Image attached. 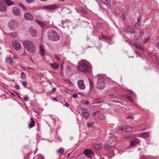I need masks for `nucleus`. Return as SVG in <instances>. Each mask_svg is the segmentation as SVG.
<instances>
[{
	"mask_svg": "<svg viewBox=\"0 0 159 159\" xmlns=\"http://www.w3.org/2000/svg\"><path fill=\"white\" fill-rule=\"evenodd\" d=\"M92 65L85 60H82L78 62V70L84 73H89L92 69Z\"/></svg>",
	"mask_w": 159,
	"mask_h": 159,
	"instance_id": "1",
	"label": "nucleus"
},
{
	"mask_svg": "<svg viewBox=\"0 0 159 159\" xmlns=\"http://www.w3.org/2000/svg\"><path fill=\"white\" fill-rule=\"evenodd\" d=\"M23 43L25 50L30 52L33 53L36 51V46L32 41L25 40L23 41Z\"/></svg>",
	"mask_w": 159,
	"mask_h": 159,
	"instance_id": "2",
	"label": "nucleus"
},
{
	"mask_svg": "<svg viewBox=\"0 0 159 159\" xmlns=\"http://www.w3.org/2000/svg\"><path fill=\"white\" fill-rule=\"evenodd\" d=\"M48 37L49 39L53 41H57L59 40L60 36L55 31L49 30L48 32Z\"/></svg>",
	"mask_w": 159,
	"mask_h": 159,
	"instance_id": "3",
	"label": "nucleus"
},
{
	"mask_svg": "<svg viewBox=\"0 0 159 159\" xmlns=\"http://www.w3.org/2000/svg\"><path fill=\"white\" fill-rule=\"evenodd\" d=\"M105 86L104 78L102 76L99 77L97 79V83L96 87L99 89H103Z\"/></svg>",
	"mask_w": 159,
	"mask_h": 159,
	"instance_id": "4",
	"label": "nucleus"
},
{
	"mask_svg": "<svg viewBox=\"0 0 159 159\" xmlns=\"http://www.w3.org/2000/svg\"><path fill=\"white\" fill-rule=\"evenodd\" d=\"M84 154L88 157L91 159L94 156V154L93 151L90 149H87L84 151Z\"/></svg>",
	"mask_w": 159,
	"mask_h": 159,
	"instance_id": "5",
	"label": "nucleus"
},
{
	"mask_svg": "<svg viewBox=\"0 0 159 159\" xmlns=\"http://www.w3.org/2000/svg\"><path fill=\"white\" fill-rule=\"evenodd\" d=\"M12 45L13 48L16 50H19L21 48L20 43L17 41H14L12 42Z\"/></svg>",
	"mask_w": 159,
	"mask_h": 159,
	"instance_id": "6",
	"label": "nucleus"
},
{
	"mask_svg": "<svg viewBox=\"0 0 159 159\" xmlns=\"http://www.w3.org/2000/svg\"><path fill=\"white\" fill-rule=\"evenodd\" d=\"M82 115L84 118L86 120L89 118L90 114L88 110L85 108H83L82 109Z\"/></svg>",
	"mask_w": 159,
	"mask_h": 159,
	"instance_id": "7",
	"label": "nucleus"
},
{
	"mask_svg": "<svg viewBox=\"0 0 159 159\" xmlns=\"http://www.w3.org/2000/svg\"><path fill=\"white\" fill-rule=\"evenodd\" d=\"M108 148L110 153H111V155L112 156L111 157H110V154H109L108 157L109 159H111L114 156V154H115V152H117V150L114 147H110Z\"/></svg>",
	"mask_w": 159,
	"mask_h": 159,
	"instance_id": "8",
	"label": "nucleus"
},
{
	"mask_svg": "<svg viewBox=\"0 0 159 159\" xmlns=\"http://www.w3.org/2000/svg\"><path fill=\"white\" fill-rule=\"evenodd\" d=\"M130 143L131 146L134 147L139 143V139L134 137L132 140L130 141Z\"/></svg>",
	"mask_w": 159,
	"mask_h": 159,
	"instance_id": "9",
	"label": "nucleus"
},
{
	"mask_svg": "<svg viewBox=\"0 0 159 159\" xmlns=\"http://www.w3.org/2000/svg\"><path fill=\"white\" fill-rule=\"evenodd\" d=\"M59 5L54 4L52 5H50L47 6L45 7H44V8L45 9H48L49 10L53 11L59 8Z\"/></svg>",
	"mask_w": 159,
	"mask_h": 159,
	"instance_id": "10",
	"label": "nucleus"
},
{
	"mask_svg": "<svg viewBox=\"0 0 159 159\" xmlns=\"http://www.w3.org/2000/svg\"><path fill=\"white\" fill-rule=\"evenodd\" d=\"M123 30L124 32L129 33L132 34H133L134 33V28L130 26H128L127 28H124L123 29Z\"/></svg>",
	"mask_w": 159,
	"mask_h": 159,
	"instance_id": "11",
	"label": "nucleus"
},
{
	"mask_svg": "<svg viewBox=\"0 0 159 159\" xmlns=\"http://www.w3.org/2000/svg\"><path fill=\"white\" fill-rule=\"evenodd\" d=\"M7 9L6 5L4 2L1 0H0V11L4 12Z\"/></svg>",
	"mask_w": 159,
	"mask_h": 159,
	"instance_id": "12",
	"label": "nucleus"
},
{
	"mask_svg": "<svg viewBox=\"0 0 159 159\" xmlns=\"http://www.w3.org/2000/svg\"><path fill=\"white\" fill-rule=\"evenodd\" d=\"M77 84L79 88L82 90L85 88V85L84 84V81L82 80H79L77 82Z\"/></svg>",
	"mask_w": 159,
	"mask_h": 159,
	"instance_id": "13",
	"label": "nucleus"
},
{
	"mask_svg": "<svg viewBox=\"0 0 159 159\" xmlns=\"http://www.w3.org/2000/svg\"><path fill=\"white\" fill-rule=\"evenodd\" d=\"M24 17L25 19L28 20H33L34 19V17L30 13L26 12L24 14Z\"/></svg>",
	"mask_w": 159,
	"mask_h": 159,
	"instance_id": "14",
	"label": "nucleus"
},
{
	"mask_svg": "<svg viewBox=\"0 0 159 159\" xmlns=\"http://www.w3.org/2000/svg\"><path fill=\"white\" fill-rule=\"evenodd\" d=\"M110 137L109 140L107 141L106 143V145L108 146L112 143H113V142L116 141V138L115 137L112 138L111 136H110Z\"/></svg>",
	"mask_w": 159,
	"mask_h": 159,
	"instance_id": "15",
	"label": "nucleus"
},
{
	"mask_svg": "<svg viewBox=\"0 0 159 159\" xmlns=\"http://www.w3.org/2000/svg\"><path fill=\"white\" fill-rule=\"evenodd\" d=\"M101 1L106 5L108 7H110L111 6L110 0H101Z\"/></svg>",
	"mask_w": 159,
	"mask_h": 159,
	"instance_id": "16",
	"label": "nucleus"
},
{
	"mask_svg": "<svg viewBox=\"0 0 159 159\" xmlns=\"http://www.w3.org/2000/svg\"><path fill=\"white\" fill-rule=\"evenodd\" d=\"M13 12L16 16H18L20 14V10L16 7H14L13 8Z\"/></svg>",
	"mask_w": 159,
	"mask_h": 159,
	"instance_id": "17",
	"label": "nucleus"
},
{
	"mask_svg": "<svg viewBox=\"0 0 159 159\" xmlns=\"http://www.w3.org/2000/svg\"><path fill=\"white\" fill-rule=\"evenodd\" d=\"M149 136V133L144 132L139 135V137L142 138H147Z\"/></svg>",
	"mask_w": 159,
	"mask_h": 159,
	"instance_id": "18",
	"label": "nucleus"
},
{
	"mask_svg": "<svg viewBox=\"0 0 159 159\" xmlns=\"http://www.w3.org/2000/svg\"><path fill=\"white\" fill-rule=\"evenodd\" d=\"M102 39H103L104 40L106 41L108 43H109L110 44L111 43V42H110L111 39V38L112 37H107L105 36L102 35Z\"/></svg>",
	"mask_w": 159,
	"mask_h": 159,
	"instance_id": "19",
	"label": "nucleus"
},
{
	"mask_svg": "<svg viewBox=\"0 0 159 159\" xmlns=\"http://www.w3.org/2000/svg\"><path fill=\"white\" fill-rule=\"evenodd\" d=\"M29 33L31 34V35L33 36H35L37 34L36 31L31 28L29 29Z\"/></svg>",
	"mask_w": 159,
	"mask_h": 159,
	"instance_id": "20",
	"label": "nucleus"
},
{
	"mask_svg": "<svg viewBox=\"0 0 159 159\" xmlns=\"http://www.w3.org/2000/svg\"><path fill=\"white\" fill-rule=\"evenodd\" d=\"M40 53L41 55L43 56L45 52V50L42 45H41L39 47Z\"/></svg>",
	"mask_w": 159,
	"mask_h": 159,
	"instance_id": "21",
	"label": "nucleus"
},
{
	"mask_svg": "<svg viewBox=\"0 0 159 159\" xmlns=\"http://www.w3.org/2000/svg\"><path fill=\"white\" fill-rule=\"evenodd\" d=\"M50 65L51 66V67L53 69H58L59 65L57 63H50Z\"/></svg>",
	"mask_w": 159,
	"mask_h": 159,
	"instance_id": "22",
	"label": "nucleus"
},
{
	"mask_svg": "<svg viewBox=\"0 0 159 159\" xmlns=\"http://www.w3.org/2000/svg\"><path fill=\"white\" fill-rule=\"evenodd\" d=\"M134 44L136 48L141 50L142 51H144V48L141 45L135 43H134Z\"/></svg>",
	"mask_w": 159,
	"mask_h": 159,
	"instance_id": "23",
	"label": "nucleus"
},
{
	"mask_svg": "<svg viewBox=\"0 0 159 159\" xmlns=\"http://www.w3.org/2000/svg\"><path fill=\"white\" fill-rule=\"evenodd\" d=\"M98 117L99 118V120H103L105 119V115L101 113H100L98 115Z\"/></svg>",
	"mask_w": 159,
	"mask_h": 159,
	"instance_id": "24",
	"label": "nucleus"
},
{
	"mask_svg": "<svg viewBox=\"0 0 159 159\" xmlns=\"http://www.w3.org/2000/svg\"><path fill=\"white\" fill-rule=\"evenodd\" d=\"M6 61L10 64L12 65L13 64V62L11 58L9 57H7L6 58Z\"/></svg>",
	"mask_w": 159,
	"mask_h": 159,
	"instance_id": "25",
	"label": "nucleus"
},
{
	"mask_svg": "<svg viewBox=\"0 0 159 159\" xmlns=\"http://www.w3.org/2000/svg\"><path fill=\"white\" fill-rule=\"evenodd\" d=\"M7 6H9L13 4L14 3L10 0H4Z\"/></svg>",
	"mask_w": 159,
	"mask_h": 159,
	"instance_id": "26",
	"label": "nucleus"
},
{
	"mask_svg": "<svg viewBox=\"0 0 159 159\" xmlns=\"http://www.w3.org/2000/svg\"><path fill=\"white\" fill-rule=\"evenodd\" d=\"M132 130V129L131 127L130 126H127L125 127V130H124L128 132H130Z\"/></svg>",
	"mask_w": 159,
	"mask_h": 159,
	"instance_id": "27",
	"label": "nucleus"
},
{
	"mask_svg": "<svg viewBox=\"0 0 159 159\" xmlns=\"http://www.w3.org/2000/svg\"><path fill=\"white\" fill-rule=\"evenodd\" d=\"M119 99L117 97L111 98L110 99V101L113 102H117L119 101Z\"/></svg>",
	"mask_w": 159,
	"mask_h": 159,
	"instance_id": "28",
	"label": "nucleus"
},
{
	"mask_svg": "<svg viewBox=\"0 0 159 159\" xmlns=\"http://www.w3.org/2000/svg\"><path fill=\"white\" fill-rule=\"evenodd\" d=\"M36 21L38 24L42 27H43L45 26V25L43 22L38 20H36Z\"/></svg>",
	"mask_w": 159,
	"mask_h": 159,
	"instance_id": "29",
	"label": "nucleus"
},
{
	"mask_svg": "<svg viewBox=\"0 0 159 159\" xmlns=\"http://www.w3.org/2000/svg\"><path fill=\"white\" fill-rule=\"evenodd\" d=\"M116 129L118 130L124 131L125 130V127L124 126H118L116 127Z\"/></svg>",
	"mask_w": 159,
	"mask_h": 159,
	"instance_id": "30",
	"label": "nucleus"
},
{
	"mask_svg": "<svg viewBox=\"0 0 159 159\" xmlns=\"http://www.w3.org/2000/svg\"><path fill=\"white\" fill-rule=\"evenodd\" d=\"M30 119L31 120V122L29 124V126L30 128H32L34 126V122L32 118H30Z\"/></svg>",
	"mask_w": 159,
	"mask_h": 159,
	"instance_id": "31",
	"label": "nucleus"
},
{
	"mask_svg": "<svg viewBox=\"0 0 159 159\" xmlns=\"http://www.w3.org/2000/svg\"><path fill=\"white\" fill-rule=\"evenodd\" d=\"M64 150L63 148H61L59 149L57 152L60 154H63L64 152Z\"/></svg>",
	"mask_w": 159,
	"mask_h": 159,
	"instance_id": "32",
	"label": "nucleus"
},
{
	"mask_svg": "<svg viewBox=\"0 0 159 159\" xmlns=\"http://www.w3.org/2000/svg\"><path fill=\"white\" fill-rule=\"evenodd\" d=\"M26 76L25 73L23 72H21L20 77V78L22 79H24L26 78Z\"/></svg>",
	"mask_w": 159,
	"mask_h": 159,
	"instance_id": "33",
	"label": "nucleus"
},
{
	"mask_svg": "<svg viewBox=\"0 0 159 159\" xmlns=\"http://www.w3.org/2000/svg\"><path fill=\"white\" fill-rule=\"evenodd\" d=\"M94 148L96 149H100L101 147V145L96 144L94 146Z\"/></svg>",
	"mask_w": 159,
	"mask_h": 159,
	"instance_id": "34",
	"label": "nucleus"
},
{
	"mask_svg": "<svg viewBox=\"0 0 159 159\" xmlns=\"http://www.w3.org/2000/svg\"><path fill=\"white\" fill-rule=\"evenodd\" d=\"M87 126L89 128H94V125L93 123H87Z\"/></svg>",
	"mask_w": 159,
	"mask_h": 159,
	"instance_id": "35",
	"label": "nucleus"
},
{
	"mask_svg": "<svg viewBox=\"0 0 159 159\" xmlns=\"http://www.w3.org/2000/svg\"><path fill=\"white\" fill-rule=\"evenodd\" d=\"M20 7L24 11H26V8L25 7L21 4H19Z\"/></svg>",
	"mask_w": 159,
	"mask_h": 159,
	"instance_id": "36",
	"label": "nucleus"
},
{
	"mask_svg": "<svg viewBox=\"0 0 159 159\" xmlns=\"http://www.w3.org/2000/svg\"><path fill=\"white\" fill-rule=\"evenodd\" d=\"M89 84H90V88L91 89L93 88V87H94V85L93 83V82H92V80H89Z\"/></svg>",
	"mask_w": 159,
	"mask_h": 159,
	"instance_id": "37",
	"label": "nucleus"
},
{
	"mask_svg": "<svg viewBox=\"0 0 159 159\" xmlns=\"http://www.w3.org/2000/svg\"><path fill=\"white\" fill-rule=\"evenodd\" d=\"M81 103L84 104H88L89 103V101H88L83 100L81 102Z\"/></svg>",
	"mask_w": 159,
	"mask_h": 159,
	"instance_id": "38",
	"label": "nucleus"
},
{
	"mask_svg": "<svg viewBox=\"0 0 159 159\" xmlns=\"http://www.w3.org/2000/svg\"><path fill=\"white\" fill-rule=\"evenodd\" d=\"M121 18L123 20H125L126 19V16L124 14H122L121 16Z\"/></svg>",
	"mask_w": 159,
	"mask_h": 159,
	"instance_id": "39",
	"label": "nucleus"
},
{
	"mask_svg": "<svg viewBox=\"0 0 159 159\" xmlns=\"http://www.w3.org/2000/svg\"><path fill=\"white\" fill-rule=\"evenodd\" d=\"M96 27L98 29H101L102 28L101 24L100 23H98L96 25Z\"/></svg>",
	"mask_w": 159,
	"mask_h": 159,
	"instance_id": "40",
	"label": "nucleus"
},
{
	"mask_svg": "<svg viewBox=\"0 0 159 159\" xmlns=\"http://www.w3.org/2000/svg\"><path fill=\"white\" fill-rule=\"evenodd\" d=\"M79 10L83 13H87V11L84 9L82 8H80Z\"/></svg>",
	"mask_w": 159,
	"mask_h": 159,
	"instance_id": "41",
	"label": "nucleus"
},
{
	"mask_svg": "<svg viewBox=\"0 0 159 159\" xmlns=\"http://www.w3.org/2000/svg\"><path fill=\"white\" fill-rule=\"evenodd\" d=\"M37 159H44V157L41 154H39L38 155Z\"/></svg>",
	"mask_w": 159,
	"mask_h": 159,
	"instance_id": "42",
	"label": "nucleus"
},
{
	"mask_svg": "<svg viewBox=\"0 0 159 159\" xmlns=\"http://www.w3.org/2000/svg\"><path fill=\"white\" fill-rule=\"evenodd\" d=\"M129 92L130 93V94H131V95L133 96L134 97H136V95L133 92V91H132L131 90H129Z\"/></svg>",
	"mask_w": 159,
	"mask_h": 159,
	"instance_id": "43",
	"label": "nucleus"
},
{
	"mask_svg": "<svg viewBox=\"0 0 159 159\" xmlns=\"http://www.w3.org/2000/svg\"><path fill=\"white\" fill-rule=\"evenodd\" d=\"M65 92H66L69 94H71L72 93L71 91L69 89H65Z\"/></svg>",
	"mask_w": 159,
	"mask_h": 159,
	"instance_id": "44",
	"label": "nucleus"
},
{
	"mask_svg": "<svg viewBox=\"0 0 159 159\" xmlns=\"http://www.w3.org/2000/svg\"><path fill=\"white\" fill-rule=\"evenodd\" d=\"M127 98L131 102H134V100L132 99L131 97L129 96H127Z\"/></svg>",
	"mask_w": 159,
	"mask_h": 159,
	"instance_id": "45",
	"label": "nucleus"
},
{
	"mask_svg": "<svg viewBox=\"0 0 159 159\" xmlns=\"http://www.w3.org/2000/svg\"><path fill=\"white\" fill-rule=\"evenodd\" d=\"M149 40V38L148 37L145 38V40L143 41V42L144 43V44H147L148 42V41Z\"/></svg>",
	"mask_w": 159,
	"mask_h": 159,
	"instance_id": "46",
	"label": "nucleus"
},
{
	"mask_svg": "<svg viewBox=\"0 0 159 159\" xmlns=\"http://www.w3.org/2000/svg\"><path fill=\"white\" fill-rule=\"evenodd\" d=\"M9 34L13 37H16L17 36L16 34L15 33H10Z\"/></svg>",
	"mask_w": 159,
	"mask_h": 159,
	"instance_id": "47",
	"label": "nucleus"
},
{
	"mask_svg": "<svg viewBox=\"0 0 159 159\" xmlns=\"http://www.w3.org/2000/svg\"><path fill=\"white\" fill-rule=\"evenodd\" d=\"M134 137L132 136H129L125 137V138L127 139H130L132 140Z\"/></svg>",
	"mask_w": 159,
	"mask_h": 159,
	"instance_id": "48",
	"label": "nucleus"
},
{
	"mask_svg": "<svg viewBox=\"0 0 159 159\" xmlns=\"http://www.w3.org/2000/svg\"><path fill=\"white\" fill-rule=\"evenodd\" d=\"M134 39L138 40L139 39V37L138 35H134Z\"/></svg>",
	"mask_w": 159,
	"mask_h": 159,
	"instance_id": "49",
	"label": "nucleus"
},
{
	"mask_svg": "<svg viewBox=\"0 0 159 159\" xmlns=\"http://www.w3.org/2000/svg\"><path fill=\"white\" fill-rule=\"evenodd\" d=\"M22 84L23 85V86L25 87H26L27 86V83L25 81H23V82H22Z\"/></svg>",
	"mask_w": 159,
	"mask_h": 159,
	"instance_id": "50",
	"label": "nucleus"
},
{
	"mask_svg": "<svg viewBox=\"0 0 159 159\" xmlns=\"http://www.w3.org/2000/svg\"><path fill=\"white\" fill-rule=\"evenodd\" d=\"M34 0H26V2L28 3H30L34 2Z\"/></svg>",
	"mask_w": 159,
	"mask_h": 159,
	"instance_id": "51",
	"label": "nucleus"
},
{
	"mask_svg": "<svg viewBox=\"0 0 159 159\" xmlns=\"http://www.w3.org/2000/svg\"><path fill=\"white\" fill-rule=\"evenodd\" d=\"M135 27L137 29H138L139 28L140 26L138 23H136L135 24Z\"/></svg>",
	"mask_w": 159,
	"mask_h": 159,
	"instance_id": "52",
	"label": "nucleus"
},
{
	"mask_svg": "<svg viewBox=\"0 0 159 159\" xmlns=\"http://www.w3.org/2000/svg\"><path fill=\"white\" fill-rule=\"evenodd\" d=\"M54 57L55 59H57V60L59 61H60L61 60V59L60 58L56 55H55L54 56Z\"/></svg>",
	"mask_w": 159,
	"mask_h": 159,
	"instance_id": "53",
	"label": "nucleus"
},
{
	"mask_svg": "<svg viewBox=\"0 0 159 159\" xmlns=\"http://www.w3.org/2000/svg\"><path fill=\"white\" fill-rule=\"evenodd\" d=\"M72 97L74 98H76L78 97V95L76 93H74L73 94Z\"/></svg>",
	"mask_w": 159,
	"mask_h": 159,
	"instance_id": "54",
	"label": "nucleus"
},
{
	"mask_svg": "<svg viewBox=\"0 0 159 159\" xmlns=\"http://www.w3.org/2000/svg\"><path fill=\"white\" fill-rule=\"evenodd\" d=\"M29 98L27 96L24 97L23 98L24 100L25 101H27L28 100Z\"/></svg>",
	"mask_w": 159,
	"mask_h": 159,
	"instance_id": "55",
	"label": "nucleus"
},
{
	"mask_svg": "<svg viewBox=\"0 0 159 159\" xmlns=\"http://www.w3.org/2000/svg\"><path fill=\"white\" fill-rule=\"evenodd\" d=\"M15 88L17 90L19 89V86L18 84H16L15 85Z\"/></svg>",
	"mask_w": 159,
	"mask_h": 159,
	"instance_id": "56",
	"label": "nucleus"
},
{
	"mask_svg": "<svg viewBox=\"0 0 159 159\" xmlns=\"http://www.w3.org/2000/svg\"><path fill=\"white\" fill-rule=\"evenodd\" d=\"M135 53H136L137 56L139 57H141V55H140V54H139L138 52H137L136 51H135Z\"/></svg>",
	"mask_w": 159,
	"mask_h": 159,
	"instance_id": "57",
	"label": "nucleus"
},
{
	"mask_svg": "<svg viewBox=\"0 0 159 159\" xmlns=\"http://www.w3.org/2000/svg\"><path fill=\"white\" fill-rule=\"evenodd\" d=\"M126 118H130L131 119H133L134 117H133V116H129L126 117Z\"/></svg>",
	"mask_w": 159,
	"mask_h": 159,
	"instance_id": "58",
	"label": "nucleus"
},
{
	"mask_svg": "<svg viewBox=\"0 0 159 159\" xmlns=\"http://www.w3.org/2000/svg\"><path fill=\"white\" fill-rule=\"evenodd\" d=\"M61 139L59 137L58 138V140H57V142H61Z\"/></svg>",
	"mask_w": 159,
	"mask_h": 159,
	"instance_id": "59",
	"label": "nucleus"
},
{
	"mask_svg": "<svg viewBox=\"0 0 159 159\" xmlns=\"http://www.w3.org/2000/svg\"><path fill=\"white\" fill-rule=\"evenodd\" d=\"M65 106L67 107H68L69 106V104L68 103H65Z\"/></svg>",
	"mask_w": 159,
	"mask_h": 159,
	"instance_id": "60",
	"label": "nucleus"
},
{
	"mask_svg": "<svg viewBox=\"0 0 159 159\" xmlns=\"http://www.w3.org/2000/svg\"><path fill=\"white\" fill-rule=\"evenodd\" d=\"M125 41L126 42L128 43L129 45H131L132 43L130 41H127V40H125Z\"/></svg>",
	"mask_w": 159,
	"mask_h": 159,
	"instance_id": "61",
	"label": "nucleus"
},
{
	"mask_svg": "<svg viewBox=\"0 0 159 159\" xmlns=\"http://www.w3.org/2000/svg\"><path fill=\"white\" fill-rule=\"evenodd\" d=\"M49 116L52 118V119L53 120V122L54 123H55V121H56L55 119L54 118H53L52 117V116L51 115H50Z\"/></svg>",
	"mask_w": 159,
	"mask_h": 159,
	"instance_id": "62",
	"label": "nucleus"
},
{
	"mask_svg": "<svg viewBox=\"0 0 159 159\" xmlns=\"http://www.w3.org/2000/svg\"><path fill=\"white\" fill-rule=\"evenodd\" d=\"M20 67L21 69H23L24 70H26V68L23 66H20Z\"/></svg>",
	"mask_w": 159,
	"mask_h": 159,
	"instance_id": "63",
	"label": "nucleus"
},
{
	"mask_svg": "<svg viewBox=\"0 0 159 159\" xmlns=\"http://www.w3.org/2000/svg\"><path fill=\"white\" fill-rule=\"evenodd\" d=\"M97 111L94 112L92 113V115L93 116H95Z\"/></svg>",
	"mask_w": 159,
	"mask_h": 159,
	"instance_id": "64",
	"label": "nucleus"
}]
</instances>
